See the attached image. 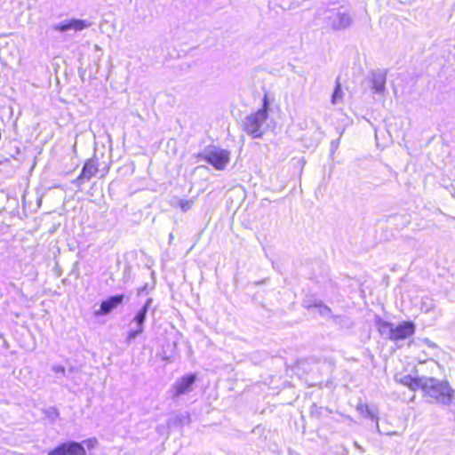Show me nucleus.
I'll return each mask as SVG.
<instances>
[{"instance_id":"10","label":"nucleus","mask_w":455,"mask_h":455,"mask_svg":"<svg viewBox=\"0 0 455 455\" xmlns=\"http://www.w3.org/2000/svg\"><path fill=\"white\" fill-rule=\"evenodd\" d=\"M151 299H148L142 308L137 313L134 320L137 323L139 329L136 331L137 333H140L142 331V324L146 319V315L148 312V309L150 306Z\"/></svg>"},{"instance_id":"7","label":"nucleus","mask_w":455,"mask_h":455,"mask_svg":"<svg viewBox=\"0 0 455 455\" xmlns=\"http://www.w3.org/2000/svg\"><path fill=\"white\" fill-rule=\"evenodd\" d=\"M124 299V296L123 294L108 297L100 303V308L95 312V315H103L110 313L123 303Z\"/></svg>"},{"instance_id":"4","label":"nucleus","mask_w":455,"mask_h":455,"mask_svg":"<svg viewBox=\"0 0 455 455\" xmlns=\"http://www.w3.org/2000/svg\"><path fill=\"white\" fill-rule=\"evenodd\" d=\"M415 332V325L411 322L403 321L397 326L390 328L389 339L394 341L405 339Z\"/></svg>"},{"instance_id":"8","label":"nucleus","mask_w":455,"mask_h":455,"mask_svg":"<svg viewBox=\"0 0 455 455\" xmlns=\"http://www.w3.org/2000/svg\"><path fill=\"white\" fill-rule=\"evenodd\" d=\"M91 26V23L84 20L72 19L64 22L59 23L54 27V29L63 32L66 30L82 31Z\"/></svg>"},{"instance_id":"14","label":"nucleus","mask_w":455,"mask_h":455,"mask_svg":"<svg viewBox=\"0 0 455 455\" xmlns=\"http://www.w3.org/2000/svg\"><path fill=\"white\" fill-rule=\"evenodd\" d=\"M367 409H368V406L365 403H362V404L357 405V410L360 411H365Z\"/></svg>"},{"instance_id":"6","label":"nucleus","mask_w":455,"mask_h":455,"mask_svg":"<svg viewBox=\"0 0 455 455\" xmlns=\"http://www.w3.org/2000/svg\"><path fill=\"white\" fill-rule=\"evenodd\" d=\"M99 172V161L96 157L87 159L77 176V180L80 183L87 181L94 177Z\"/></svg>"},{"instance_id":"5","label":"nucleus","mask_w":455,"mask_h":455,"mask_svg":"<svg viewBox=\"0 0 455 455\" xmlns=\"http://www.w3.org/2000/svg\"><path fill=\"white\" fill-rule=\"evenodd\" d=\"M83 445L78 443H63L52 450L48 455H85Z\"/></svg>"},{"instance_id":"13","label":"nucleus","mask_w":455,"mask_h":455,"mask_svg":"<svg viewBox=\"0 0 455 455\" xmlns=\"http://www.w3.org/2000/svg\"><path fill=\"white\" fill-rule=\"evenodd\" d=\"M11 165V160L9 158H4L0 160V172H4V169Z\"/></svg>"},{"instance_id":"12","label":"nucleus","mask_w":455,"mask_h":455,"mask_svg":"<svg viewBox=\"0 0 455 455\" xmlns=\"http://www.w3.org/2000/svg\"><path fill=\"white\" fill-rule=\"evenodd\" d=\"M195 204L194 199H181L179 202V207L183 211L187 212L190 210Z\"/></svg>"},{"instance_id":"11","label":"nucleus","mask_w":455,"mask_h":455,"mask_svg":"<svg viewBox=\"0 0 455 455\" xmlns=\"http://www.w3.org/2000/svg\"><path fill=\"white\" fill-rule=\"evenodd\" d=\"M400 383L408 387L411 390L419 389L421 387L420 380L411 375H406L401 378Z\"/></svg>"},{"instance_id":"2","label":"nucleus","mask_w":455,"mask_h":455,"mask_svg":"<svg viewBox=\"0 0 455 455\" xmlns=\"http://www.w3.org/2000/svg\"><path fill=\"white\" fill-rule=\"evenodd\" d=\"M198 158L212 165L218 171L224 170L230 161V152L227 149L212 146L202 154L197 155Z\"/></svg>"},{"instance_id":"9","label":"nucleus","mask_w":455,"mask_h":455,"mask_svg":"<svg viewBox=\"0 0 455 455\" xmlns=\"http://www.w3.org/2000/svg\"><path fill=\"white\" fill-rule=\"evenodd\" d=\"M196 374H188L180 378L174 385V395L180 396L190 391L192 385L196 381Z\"/></svg>"},{"instance_id":"1","label":"nucleus","mask_w":455,"mask_h":455,"mask_svg":"<svg viewBox=\"0 0 455 455\" xmlns=\"http://www.w3.org/2000/svg\"><path fill=\"white\" fill-rule=\"evenodd\" d=\"M268 110V95L265 93L262 99V108L246 117L243 124V131L253 138H260L264 133L263 125L267 118Z\"/></svg>"},{"instance_id":"3","label":"nucleus","mask_w":455,"mask_h":455,"mask_svg":"<svg viewBox=\"0 0 455 455\" xmlns=\"http://www.w3.org/2000/svg\"><path fill=\"white\" fill-rule=\"evenodd\" d=\"M425 387L432 397L442 403H450L454 395V391L447 380L430 379Z\"/></svg>"}]
</instances>
